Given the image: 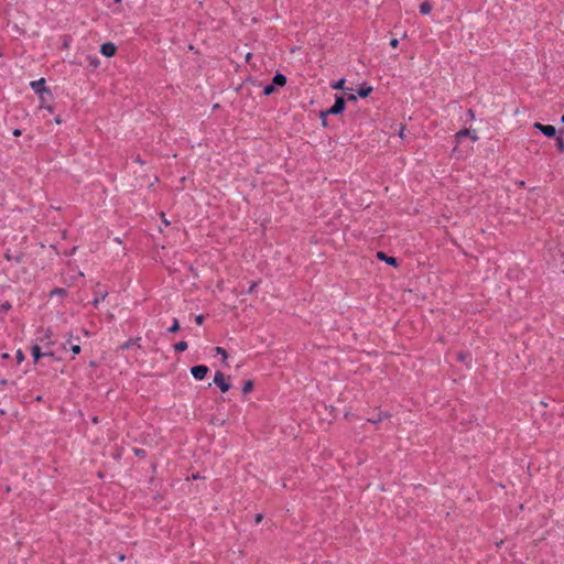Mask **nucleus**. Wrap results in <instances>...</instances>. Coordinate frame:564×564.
<instances>
[{
    "label": "nucleus",
    "instance_id": "423d86ee",
    "mask_svg": "<svg viewBox=\"0 0 564 564\" xmlns=\"http://www.w3.org/2000/svg\"><path fill=\"white\" fill-rule=\"evenodd\" d=\"M464 137H469L473 141H477L478 140V137H477L476 132L475 131H470L468 129L460 130V131H458L455 134V138H456V140L458 142H460Z\"/></svg>",
    "mask_w": 564,
    "mask_h": 564
},
{
    "label": "nucleus",
    "instance_id": "dca6fc26",
    "mask_svg": "<svg viewBox=\"0 0 564 564\" xmlns=\"http://www.w3.org/2000/svg\"><path fill=\"white\" fill-rule=\"evenodd\" d=\"M187 349V343L186 341H180L175 345V350L177 351H184Z\"/></svg>",
    "mask_w": 564,
    "mask_h": 564
},
{
    "label": "nucleus",
    "instance_id": "cd10ccee",
    "mask_svg": "<svg viewBox=\"0 0 564 564\" xmlns=\"http://www.w3.org/2000/svg\"><path fill=\"white\" fill-rule=\"evenodd\" d=\"M1 357H2V359H8L10 357V355L8 352H4V354H2Z\"/></svg>",
    "mask_w": 564,
    "mask_h": 564
},
{
    "label": "nucleus",
    "instance_id": "39448f33",
    "mask_svg": "<svg viewBox=\"0 0 564 564\" xmlns=\"http://www.w3.org/2000/svg\"><path fill=\"white\" fill-rule=\"evenodd\" d=\"M116 46L115 44L108 42L104 43L100 47V53L106 57H112L116 54Z\"/></svg>",
    "mask_w": 564,
    "mask_h": 564
},
{
    "label": "nucleus",
    "instance_id": "a211bd4d",
    "mask_svg": "<svg viewBox=\"0 0 564 564\" xmlns=\"http://www.w3.org/2000/svg\"><path fill=\"white\" fill-rule=\"evenodd\" d=\"M273 91H274V86H273V85H268V86H265V87H264V89H263V94H264L265 96L271 95Z\"/></svg>",
    "mask_w": 564,
    "mask_h": 564
},
{
    "label": "nucleus",
    "instance_id": "20e7f679",
    "mask_svg": "<svg viewBox=\"0 0 564 564\" xmlns=\"http://www.w3.org/2000/svg\"><path fill=\"white\" fill-rule=\"evenodd\" d=\"M534 128L540 130L545 137L552 138L555 135L556 130L551 124H542L540 122L534 123Z\"/></svg>",
    "mask_w": 564,
    "mask_h": 564
},
{
    "label": "nucleus",
    "instance_id": "f257e3e1",
    "mask_svg": "<svg viewBox=\"0 0 564 564\" xmlns=\"http://www.w3.org/2000/svg\"><path fill=\"white\" fill-rule=\"evenodd\" d=\"M345 109V100H344V97L341 96H336L335 98V102L334 105L327 110V111H323L321 112V117L323 119V124L326 126V119L325 117L327 115H339L344 111Z\"/></svg>",
    "mask_w": 564,
    "mask_h": 564
},
{
    "label": "nucleus",
    "instance_id": "1a4fd4ad",
    "mask_svg": "<svg viewBox=\"0 0 564 564\" xmlns=\"http://www.w3.org/2000/svg\"><path fill=\"white\" fill-rule=\"evenodd\" d=\"M372 91V87L371 86H367V85H362L358 90H357V96L361 97V98H366L368 97Z\"/></svg>",
    "mask_w": 564,
    "mask_h": 564
},
{
    "label": "nucleus",
    "instance_id": "412c9836",
    "mask_svg": "<svg viewBox=\"0 0 564 564\" xmlns=\"http://www.w3.org/2000/svg\"><path fill=\"white\" fill-rule=\"evenodd\" d=\"M70 349H72V352H73L74 355H78V354L80 352V346H79V345H73V346L70 347Z\"/></svg>",
    "mask_w": 564,
    "mask_h": 564
},
{
    "label": "nucleus",
    "instance_id": "aec40b11",
    "mask_svg": "<svg viewBox=\"0 0 564 564\" xmlns=\"http://www.w3.org/2000/svg\"><path fill=\"white\" fill-rule=\"evenodd\" d=\"M178 328H180L178 322H177V319H174L172 326L169 328V332L174 333V332H177Z\"/></svg>",
    "mask_w": 564,
    "mask_h": 564
},
{
    "label": "nucleus",
    "instance_id": "c85d7f7f",
    "mask_svg": "<svg viewBox=\"0 0 564 564\" xmlns=\"http://www.w3.org/2000/svg\"><path fill=\"white\" fill-rule=\"evenodd\" d=\"M403 135H404V134H403V129H401V131H400V137H401V138H403Z\"/></svg>",
    "mask_w": 564,
    "mask_h": 564
},
{
    "label": "nucleus",
    "instance_id": "0eeeda50",
    "mask_svg": "<svg viewBox=\"0 0 564 564\" xmlns=\"http://www.w3.org/2000/svg\"><path fill=\"white\" fill-rule=\"evenodd\" d=\"M31 87L37 94L47 91V89L45 88V79L44 78H40L37 80L31 82Z\"/></svg>",
    "mask_w": 564,
    "mask_h": 564
},
{
    "label": "nucleus",
    "instance_id": "b1692460",
    "mask_svg": "<svg viewBox=\"0 0 564 564\" xmlns=\"http://www.w3.org/2000/svg\"><path fill=\"white\" fill-rule=\"evenodd\" d=\"M390 45L395 48L399 45V41L397 39H392L390 41Z\"/></svg>",
    "mask_w": 564,
    "mask_h": 564
},
{
    "label": "nucleus",
    "instance_id": "6ab92c4d",
    "mask_svg": "<svg viewBox=\"0 0 564 564\" xmlns=\"http://www.w3.org/2000/svg\"><path fill=\"white\" fill-rule=\"evenodd\" d=\"M556 147L561 152H564V140L562 138L556 139Z\"/></svg>",
    "mask_w": 564,
    "mask_h": 564
},
{
    "label": "nucleus",
    "instance_id": "f8f14e48",
    "mask_svg": "<svg viewBox=\"0 0 564 564\" xmlns=\"http://www.w3.org/2000/svg\"><path fill=\"white\" fill-rule=\"evenodd\" d=\"M432 11V6L430 2L425 1L420 4V12L422 14H429Z\"/></svg>",
    "mask_w": 564,
    "mask_h": 564
},
{
    "label": "nucleus",
    "instance_id": "a878e982",
    "mask_svg": "<svg viewBox=\"0 0 564 564\" xmlns=\"http://www.w3.org/2000/svg\"><path fill=\"white\" fill-rule=\"evenodd\" d=\"M52 294L62 295V294H64V290H62V289H56V290H54V291L52 292Z\"/></svg>",
    "mask_w": 564,
    "mask_h": 564
},
{
    "label": "nucleus",
    "instance_id": "9b49d317",
    "mask_svg": "<svg viewBox=\"0 0 564 564\" xmlns=\"http://www.w3.org/2000/svg\"><path fill=\"white\" fill-rule=\"evenodd\" d=\"M378 258L380 260H383L384 262H387L388 264L390 265H395L397 264V259L393 258V257H388L386 256L383 252H378Z\"/></svg>",
    "mask_w": 564,
    "mask_h": 564
},
{
    "label": "nucleus",
    "instance_id": "6e6552de",
    "mask_svg": "<svg viewBox=\"0 0 564 564\" xmlns=\"http://www.w3.org/2000/svg\"><path fill=\"white\" fill-rule=\"evenodd\" d=\"M51 355H52L51 352H44V354H42V352H41V349H40V347H39L37 345H34V346L32 347V356H33V359H34V361H35V362H37V361H39V359H40L42 356H51Z\"/></svg>",
    "mask_w": 564,
    "mask_h": 564
},
{
    "label": "nucleus",
    "instance_id": "393cba45",
    "mask_svg": "<svg viewBox=\"0 0 564 564\" xmlns=\"http://www.w3.org/2000/svg\"><path fill=\"white\" fill-rule=\"evenodd\" d=\"M104 299H105V294H104L101 297H96V299L94 300V305H95V306H97V305L99 304V302H100L101 300H104Z\"/></svg>",
    "mask_w": 564,
    "mask_h": 564
},
{
    "label": "nucleus",
    "instance_id": "7c9ffc66",
    "mask_svg": "<svg viewBox=\"0 0 564 564\" xmlns=\"http://www.w3.org/2000/svg\"><path fill=\"white\" fill-rule=\"evenodd\" d=\"M469 117H474V113L471 110H469Z\"/></svg>",
    "mask_w": 564,
    "mask_h": 564
},
{
    "label": "nucleus",
    "instance_id": "473e14b6",
    "mask_svg": "<svg viewBox=\"0 0 564 564\" xmlns=\"http://www.w3.org/2000/svg\"><path fill=\"white\" fill-rule=\"evenodd\" d=\"M116 2H120L121 0H115Z\"/></svg>",
    "mask_w": 564,
    "mask_h": 564
},
{
    "label": "nucleus",
    "instance_id": "4468645a",
    "mask_svg": "<svg viewBox=\"0 0 564 564\" xmlns=\"http://www.w3.org/2000/svg\"><path fill=\"white\" fill-rule=\"evenodd\" d=\"M253 389V382L251 380H248L243 383L242 392L249 393Z\"/></svg>",
    "mask_w": 564,
    "mask_h": 564
},
{
    "label": "nucleus",
    "instance_id": "5701e85b",
    "mask_svg": "<svg viewBox=\"0 0 564 564\" xmlns=\"http://www.w3.org/2000/svg\"><path fill=\"white\" fill-rule=\"evenodd\" d=\"M347 99H348L349 101H355V100H357V94H352V93H351V94H348Z\"/></svg>",
    "mask_w": 564,
    "mask_h": 564
},
{
    "label": "nucleus",
    "instance_id": "2eb2a0df",
    "mask_svg": "<svg viewBox=\"0 0 564 564\" xmlns=\"http://www.w3.org/2000/svg\"><path fill=\"white\" fill-rule=\"evenodd\" d=\"M215 351H216L217 355L221 356L223 360L227 359L228 355H227V351L224 348L216 347Z\"/></svg>",
    "mask_w": 564,
    "mask_h": 564
},
{
    "label": "nucleus",
    "instance_id": "2f4dec72",
    "mask_svg": "<svg viewBox=\"0 0 564 564\" xmlns=\"http://www.w3.org/2000/svg\"><path fill=\"white\" fill-rule=\"evenodd\" d=\"M561 121L564 123V115L562 116Z\"/></svg>",
    "mask_w": 564,
    "mask_h": 564
},
{
    "label": "nucleus",
    "instance_id": "bb28decb",
    "mask_svg": "<svg viewBox=\"0 0 564 564\" xmlns=\"http://www.w3.org/2000/svg\"><path fill=\"white\" fill-rule=\"evenodd\" d=\"M13 134H14L15 137H18V135H20V134H21V131H20L19 129H15V130L13 131Z\"/></svg>",
    "mask_w": 564,
    "mask_h": 564
},
{
    "label": "nucleus",
    "instance_id": "f3484780",
    "mask_svg": "<svg viewBox=\"0 0 564 564\" xmlns=\"http://www.w3.org/2000/svg\"><path fill=\"white\" fill-rule=\"evenodd\" d=\"M17 362L21 364L24 360V354L21 349L15 352Z\"/></svg>",
    "mask_w": 564,
    "mask_h": 564
},
{
    "label": "nucleus",
    "instance_id": "4be33fe9",
    "mask_svg": "<svg viewBox=\"0 0 564 564\" xmlns=\"http://www.w3.org/2000/svg\"><path fill=\"white\" fill-rule=\"evenodd\" d=\"M195 322L198 324V325H202L203 322H204V316L203 315H197L195 317Z\"/></svg>",
    "mask_w": 564,
    "mask_h": 564
},
{
    "label": "nucleus",
    "instance_id": "ddd939ff",
    "mask_svg": "<svg viewBox=\"0 0 564 564\" xmlns=\"http://www.w3.org/2000/svg\"><path fill=\"white\" fill-rule=\"evenodd\" d=\"M345 78H340L337 82L332 83L330 86L334 89H345Z\"/></svg>",
    "mask_w": 564,
    "mask_h": 564
},
{
    "label": "nucleus",
    "instance_id": "f03ea898",
    "mask_svg": "<svg viewBox=\"0 0 564 564\" xmlns=\"http://www.w3.org/2000/svg\"><path fill=\"white\" fill-rule=\"evenodd\" d=\"M214 383L220 389L221 392H227L231 387L226 376L220 371L215 373Z\"/></svg>",
    "mask_w": 564,
    "mask_h": 564
},
{
    "label": "nucleus",
    "instance_id": "c756f323",
    "mask_svg": "<svg viewBox=\"0 0 564 564\" xmlns=\"http://www.w3.org/2000/svg\"><path fill=\"white\" fill-rule=\"evenodd\" d=\"M261 518H262L261 516H258L257 517V522L261 521Z\"/></svg>",
    "mask_w": 564,
    "mask_h": 564
},
{
    "label": "nucleus",
    "instance_id": "9d476101",
    "mask_svg": "<svg viewBox=\"0 0 564 564\" xmlns=\"http://www.w3.org/2000/svg\"><path fill=\"white\" fill-rule=\"evenodd\" d=\"M273 84L282 87L286 84V77L282 74H275L273 77Z\"/></svg>",
    "mask_w": 564,
    "mask_h": 564
},
{
    "label": "nucleus",
    "instance_id": "7ed1b4c3",
    "mask_svg": "<svg viewBox=\"0 0 564 564\" xmlns=\"http://www.w3.org/2000/svg\"><path fill=\"white\" fill-rule=\"evenodd\" d=\"M207 372L208 368L204 365H198L191 368V373L196 380H203Z\"/></svg>",
    "mask_w": 564,
    "mask_h": 564
}]
</instances>
